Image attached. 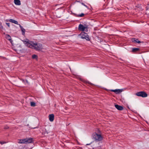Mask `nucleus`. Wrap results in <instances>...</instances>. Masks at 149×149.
I'll return each instance as SVG.
<instances>
[{"label": "nucleus", "mask_w": 149, "mask_h": 149, "mask_svg": "<svg viewBox=\"0 0 149 149\" xmlns=\"http://www.w3.org/2000/svg\"><path fill=\"white\" fill-rule=\"evenodd\" d=\"M27 139H21L19 140V141L18 142L19 143H26V141Z\"/></svg>", "instance_id": "9"}, {"label": "nucleus", "mask_w": 149, "mask_h": 149, "mask_svg": "<svg viewBox=\"0 0 149 149\" xmlns=\"http://www.w3.org/2000/svg\"><path fill=\"white\" fill-rule=\"evenodd\" d=\"M23 42L26 46L36 50H39L41 49V45L34 43L33 42L30 41L27 39H26L25 40L23 41Z\"/></svg>", "instance_id": "1"}, {"label": "nucleus", "mask_w": 149, "mask_h": 149, "mask_svg": "<svg viewBox=\"0 0 149 149\" xmlns=\"http://www.w3.org/2000/svg\"><path fill=\"white\" fill-rule=\"evenodd\" d=\"M115 107L119 110H122L123 109V107L122 106L119 105L118 104L115 105Z\"/></svg>", "instance_id": "7"}, {"label": "nucleus", "mask_w": 149, "mask_h": 149, "mask_svg": "<svg viewBox=\"0 0 149 149\" xmlns=\"http://www.w3.org/2000/svg\"><path fill=\"white\" fill-rule=\"evenodd\" d=\"M78 30L80 31H85L87 32L88 31V26L87 25H85L84 26L83 25L80 24L78 26Z\"/></svg>", "instance_id": "3"}, {"label": "nucleus", "mask_w": 149, "mask_h": 149, "mask_svg": "<svg viewBox=\"0 0 149 149\" xmlns=\"http://www.w3.org/2000/svg\"><path fill=\"white\" fill-rule=\"evenodd\" d=\"M84 6H86V7H87V6L86 5H84Z\"/></svg>", "instance_id": "29"}, {"label": "nucleus", "mask_w": 149, "mask_h": 149, "mask_svg": "<svg viewBox=\"0 0 149 149\" xmlns=\"http://www.w3.org/2000/svg\"><path fill=\"white\" fill-rule=\"evenodd\" d=\"M48 132L47 131L46 129H45V130L42 133L43 134H44V135H46V134H48Z\"/></svg>", "instance_id": "14"}, {"label": "nucleus", "mask_w": 149, "mask_h": 149, "mask_svg": "<svg viewBox=\"0 0 149 149\" xmlns=\"http://www.w3.org/2000/svg\"><path fill=\"white\" fill-rule=\"evenodd\" d=\"M22 31V34L23 35H24L25 34V29H24L23 28H22L21 29Z\"/></svg>", "instance_id": "17"}, {"label": "nucleus", "mask_w": 149, "mask_h": 149, "mask_svg": "<svg viewBox=\"0 0 149 149\" xmlns=\"http://www.w3.org/2000/svg\"><path fill=\"white\" fill-rule=\"evenodd\" d=\"M136 95L138 96L141 97H146L147 96V94L144 91H140L137 92Z\"/></svg>", "instance_id": "5"}, {"label": "nucleus", "mask_w": 149, "mask_h": 149, "mask_svg": "<svg viewBox=\"0 0 149 149\" xmlns=\"http://www.w3.org/2000/svg\"><path fill=\"white\" fill-rule=\"evenodd\" d=\"M84 15V14L83 13H81V14H80L78 15V16L80 17H83Z\"/></svg>", "instance_id": "20"}, {"label": "nucleus", "mask_w": 149, "mask_h": 149, "mask_svg": "<svg viewBox=\"0 0 149 149\" xmlns=\"http://www.w3.org/2000/svg\"><path fill=\"white\" fill-rule=\"evenodd\" d=\"M110 91L115 93L116 94H119L123 91L122 89L111 90Z\"/></svg>", "instance_id": "6"}, {"label": "nucleus", "mask_w": 149, "mask_h": 149, "mask_svg": "<svg viewBox=\"0 0 149 149\" xmlns=\"http://www.w3.org/2000/svg\"><path fill=\"white\" fill-rule=\"evenodd\" d=\"M139 49L138 48H135L132 49V51L133 52H135L139 50Z\"/></svg>", "instance_id": "16"}, {"label": "nucleus", "mask_w": 149, "mask_h": 149, "mask_svg": "<svg viewBox=\"0 0 149 149\" xmlns=\"http://www.w3.org/2000/svg\"><path fill=\"white\" fill-rule=\"evenodd\" d=\"M9 21L10 22L14 23L16 24H18L17 22V21H16L14 19H10L9 20Z\"/></svg>", "instance_id": "12"}, {"label": "nucleus", "mask_w": 149, "mask_h": 149, "mask_svg": "<svg viewBox=\"0 0 149 149\" xmlns=\"http://www.w3.org/2000/svg\"><path fill=\"white\" fill-rule=\"evenodd\" d=\"M6 38L7 39L10 41H11V37L9 35H6Z\"/></svg>", "instance_id": "13"}, {"label": "nucleus", "mask_w": 149, "mask_h": 149, "mask_svg": "<svg viewBox=\"0 0 149 149\" xmlns=\"http://www.w3.org/2000/svg\"><path fill=\"white\" fill-rule=\"evenodd\" d=\"M22 80L23 82H24V80L22 79Z\"/></svg>", "instance_id": "27"}, {"label": "nucleus", "mask_w": 149, "mask_h": 149, "mask_svg": "<svg viewBox=\"0 0 149 149\" xmlns=\"http://www.w3.org/2000/svg\"><path fill=\"white\" fill-rule=\"evenodd\" d=\"M6 24L9 27H10V23H6Z\"/></svg>", "instance_id": "23"}, {"label": "nucleus", "mask_w": 149, "mask_h": 149, "mask_svg": "<svg viewBox=\"0 0 149 149\" xmlns=\"http://www.w3.org/2000/svg\"><path fill=\"white\" fill-rule=\"evenodd\" d=\"M92 136L96 141H101L102 140V137L101 136L96 133L93 134Z\"/></svg>", "instance_id": "2"}, {"label": "nucleus", "mask_w": 149, "mask_h": 149, "mask_svg": "<svg viewBox=\"0 0 149 149\" xmlns=\"http://www.w3.org/2000/svg\"><path fill=\"white\" fill-rule=\"evenodd\" d=\"M3 27L2 26L1 23L0 22V29L3 30Z\"/></svg>", "instance_id": "19"}, {"label": "nucleus", "mask_w": 149, "mask_h": 149, "mask_svg": "<svg viewBox=\"0 0 149 149\" xmlns=\"http://www.w3.org/2000/svg\"><path fill=\"white\" fill-rule=\"evenodd\" d=\"M49 120L51 121H53L54 119V114H50L49 116Z\"/></svg>", "instance_id": "8"}, {"label": "nucleus", "mask_w": 149, "mask_h": 149, "mask_svg": "<svg viewBox=\"0 0 149 149\" xmlns=\"http://www.w3.org/2000/svg\"><path fill=\"white\" fill-rule=\"evenodd\" d=\"M14 2L15 4L20 5L21 4L20 1L19 0H14Z\"/></svg>", "instance_id": "11"}, {"label": "nucleus", "mask_w": 149, "mask_h": 149, "mask_svg": "<svg viewBox=\"0 0 149 149\" xmlns=\"http://www.w3.org/2000/svg\"><path fill=\"white\" fill-rule=\"evenodd\" d=\"M31 106L32 107H35L36 106V103L34 102H31Z\"/></svg>", "instance_id": "15"}, {"label": "nucleus", "mask_w": 149, "mask_h": 149, "mask_svg": "<svg viewBox=\"0 0 149 149\" xmlns=\"http://www.w3.org/2000/svg\"><path fill=\"white\" fill-rule=\"evenodd\" d=\"M26 83H27V84H29V82H28V81L27 80H26Z\"/></svg>", "instance_id": "26"}, {"label": "nucleus", "mask_w": 149, "mask_h": 149, "mask_svg": "<svg viewBox=\"0 0 149 149\" xmlns=\"http://www.w3.org/2000/svg\"><path fill=\"white\" fill-rule=\"evenodd\" d=\"M9 128V127L7 126H6L4 127V129H7Z\"/></svg>", "instance_id": "22"}, {"label": "nucleus", "mask_w": 149, "mask_h": 149, "mask_svg": "<svg viewBox=\"0 0 149 149\" xmlns=\"http://www.w3.org/2000/svg\"><path fill=\"white\" fill-rule=\"evenodd\" d=\"M79 36H81V38L82 39H85L87 40H90L89 36L87 33L83 32L79 34Z\"/></svg>", "instance_id": "4"}, {"label": "nucleus", "mask_w": 149, "mask_h": 149, "mask_svg": "<svg viewBox=\"0 0 149 149\" xmlns=\"http://www.w3.org/2000/svg\"><path fill=\"white\" fill-rule=\"evenodd\" d=\"M38 56L37 55L33 54L32 56V58L33 59H37V58Z\"/></svg>", "instance_id": "18"}, {"label": "nucleus", "mask_w": 149, "mask_h": 149, "mask_svg": "<svg viewBox=\"0 0 149 149\" xmlns=\"http://www.w3.org/2000/svg\"><path fill=\"white\" fill-rule=\"evenodd\" d=\"M6 142H3V141H0V143H1V144H3L4 143H5Z\"/></svg>", "instance_id": "24"}, {"label": "nucleus", "mask_w": 149, "mask_h": 149, "mask_svg": "<svg viewBox=\"0 0 149 149\" xmlns=\"http://www.w3.org/2000/svg\"><path fill=\"white\" fill-rule=\"evenodd\" d=\"M19 24V26L21 29H22L23 28V27L20 24Z\"/></svg>", "instance_id": "25"}, {"label": "nucleus", "mask_w": 149, "mask_h": 149, "mask_svg": "<svg viewBox=\"0 0 149 149\" xmlns=\"http://www.w3.org/2000/svg\"><path fill=\"white\" fill-rule=\"evenodd\" d=\"M135 41H136V42L137 43H141V42L140 41L137 40V39L135 40Z\"/></svg>", "instance_id": "21"}, {"label": "nucleus", "mask_w": 149, "mask_h": 149, "mask_svg": "<svg viewBox=\"0 0 149 149\" xmlns=\"http://www.w3.org/2000/svg\"><path fill=\"white\" fill-rule=\"evenodd\" d=\"M26 139H27L26 141V143H31L33 141V138H26Z\"/></svg>", "instance_id": "10"}, {"label": "nucleus", "mask_w": 149, "mask_h": 149, "mask_svg": "<svg viewBox=\"0 0 149 149\" xmlns=\"http://www.w3.org/2000/svg\"><path fill=\"white\" fill-rule=\"evenodd\" d=\"M90 144H90H86V145H89Z\"/></svg>", "instance_id": "28"}]
</instances>
